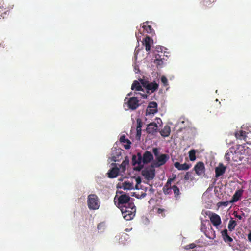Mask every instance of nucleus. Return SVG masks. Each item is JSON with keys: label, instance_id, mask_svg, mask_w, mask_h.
<instances>
[{"label": "nucleus", "instance_id": "c03bdc74", "mask_svg": "<svg viewBox=\"0 0 251 251\" xmlns=\"http://www.w3.org/2000/svg\"><path fill=\"white\" fill-rule=\"evenodd\" d=\"M136 185L135 186V189H139V188H138V184H140L141 182V179L140 178V177H138L137 178H136Z\"/></svg>", "mask_w": 251, "mask_h": 251}, {"label": "nucleus", "instance_id": "de8ad7c7", "mask_svg": "<svg viewBox=\"0 0 251 251\" xmlns=\"http://www.w3.org/2000/svg\"><path fill=\"white\" fill-rule=\"evenodd\" d=\"M137 131V134H136V137L138 138L139 139L140 138L141 135V129H136Z\"/></svg>", "mask_w": 251, "mask_h": 251}, {"label": "nucleus", "instance_id": "c9c22d12", "mask_svg": "<svg viewBox=\"0 0 251 251\" xmlns=\"http://www.w3.org/2000/svg\"><path fill=\"white\" fill-rule=\"evenodd\" d=\"M175 178H176V176H174L172 178H168L164 187L172 188V186H171V183L172 181H173L175 180Z\"/></svg>", "mask_w": 251, "mask_h": 251}, {"label": "nucleus", "instance_id": "412c9836", "mask_svg": "<svg viewBox=\"0 0 251 251\" xmlns=\"http://www.w3.org/2000/svg\"><path fill=\"white\" fill-rule=\"evenodd\" d=\"M158 126L155 123H151L148 125L147 131L149 133L153 134L157 130Z\"/></svg>", "mask_w": 251, "mask_h": 251}, {"label": "nucleus", "instance_id": "7c9ffc66", "mask_svg": "<svg viewBox=\"0 0 251 251\" xmlns=\"http://www.w3.org/2000/svg\"><path fill=\"white\" fill-rule=\"evenodd\" d=\"M172 189H173L175 197L176 199L179 198L180 195V192L179 188L177 186L174 185L172 186Z\"/></svg>", "mask_w": 251, "mask_h": 251}, {"label": "nucleus", "instance_id": "0eeeda50", "mask_svg": "<svg viewBox=\"0 0 251 251\" xmlns=\"http://www.w3.org/2000/svg\"><path fill=\"white\" fill-rule=\"evenodd\" d=\"M210 221L212 225L215 226H217L221 224V219L219 215L218 214L210 212L209 215Z\"/></svg>", "mask_w": 251, "mask_h": 251}, {"label": "nucleus", "instance_id": "393cba45", "mask_svg": "<svg viewBox=\"0 0 251 251\" xmlns=\"http://www.w3.org/2000/svg\"><path fill=\"white\" fill-rule=\"evenodd\" d=\"M216 1V0H202L201 2L202 8L206 9L210 8L212 6V4Z\"/></svg>", "mask_w": 251, "mask_h": 251}, {"label": "nucleus", "instance_id": "f704fd0d", "mask_svg": "<svg viewBox=\"0 0 251 251\" xmlns=\"http://www.w3.org/2000/svg\"><path fill=\"white\" fill-rule=\"evenodd\" d=\"M145 23H144L143 25L142 26V27L144 28V29L148 33H152L153 31V29L152 28L151 26V25H145Z\"/></svg>", "mask_w": 251, "mask_h": 251}, {"label": "nucleus", "instance_id": "9b49d317", "mask_svg": "<svg viewBox=\"0 0 251 251\" xmlns=\"http://www.w3.org/2000/svg\"><path fill=\"white\" fill-rule=\"evenodd\" d=\"M143 175L148 180H152L155 176V170L154 169H150L143 170L142 171Z\"/></svg>", "mask_w": 251, "mask_h": 251}, {"label": "nucleus", "instance_id": "aec40b11", "mask_svg": "<svg viewBox=\"0 0 251 251\" xmlns=\"http://www.w3.org/2000/svg\"><path fill=\"white\" fill-rule=\"evenodd\" d=\"M222 236L223 237V240L229 244H230L233 242V239L228 235V231L226 229L223 230L221 232Z\"/></svg>", "mask_w": 251, "mask_h": 251}, {"label": "nucleus", "instance_id": "bb28decb", "mask_svg": "<svg viewBox=\"0 0 251 251\" xmlns=\"http://www.w3.org/2000/svg\"><path fill=\"white\" fill-rule=\"evenodd\" d=\"M120 141L121 143H126L124 145V147L125 149H129L130 148V144L131 143L129 140L126 139V136L125 135L121 136L120 138Z\"/></svg>", "mask_w": 251, "mask_h": 251}, {"label": "nucleus", "instance_id": "f257e3e1", "mask_svg": "<svg viewBox=\"0 0 251 251\" xmlns=\"http://www.w3.org/2000/svg\"><path fill=\"white\" fill-rule=\"evenodd\" d=\"M121 211L125 220H130L133 218L135 215L136 207L133 203H129L127 206H121Z\"/></svg>", "mask_w": 251, "mask_h": 251}, {"label": "nucleus", "instance_id": "37998d69", "mask_svg": "<svg viewBox=\"0 0 251 251\" xmlns=\"http://www.w3.org/2000/svg\"><path fill=\"white\" fill-rule=\"evenodd\" d=\"M164 48V47H162V46H158L156 47L155 50L158 52H161V53H162V51H163V49Z\"/></svg>", "mask_w": 251, "mask_h": 251}, {"label": "nucleus", "instance_id": "f3484780", "mask_svg": "<svg viewBox=\"0 0 251 251\" xmlns=\"http://www.w3.org/2000/svg\"><path fill=\"white\" fill-rule=\"evenodd\" d=\"M247 134L248 133H247L246 131L242 130H240L235 133V136L236 139L239 140H244V141H246L247 143L248 144L249 143L247 141Z\"/></svg>", "mask_w": 251, "mask_h": 251}, {"label": "nucleus", "instance_id": "7ed1b4c3", "mask_svg": "<svg viewBox=\"0 0 251 251\" xmlns=\"http://www.w3.org/2000/svg\"><path fill=\"white\" fill-rule=\"evenodd\" d=\"M87 205L90 210H97L100 205V201L96 194H90L87 198Z\"/></svg>", "mask_w": 251, "mask_h": 251}, {"label": "nucleus", "instance_id": "864d4df0", "mask_svg": "<svg viewBox=\"0 0 251 251\" xmlns=\"http://www.w3.org/2000/svg\"><path fill=\"white\" fill-rule=\"evenodd\" d=\"M242 215H243V216H244V215H245V214H244V213H243Z\"/></svg>", "mask_w": 251, "mask_h": 251}, {"label": "nucleus", "instance_id": "a211bd4d", "mask_svg": "<svg viewBox=\"0 0 251 251\" xmlns=\"http://www.w3.org/2000/svg\"><path fill=\"white\" fill-rule=\"evenodd\" d=\"M244 190L242 189L237 190L233 195L231 200H230V203H234L240 200L241 196L243 195Z\"/></svg>", "mask_w": 251, "mask_h": 251}, {"label": "nucleus", "instance_id": "5701e85b", "mask_svg": "<svg viewBox=\"0 0 251 251\" xmlns=\"http://www.w3.org/2000/svg\"><path fill=\"white\" fill-rule=\"evenodd\" d=\"M174 166L179 170H187L190 168L191 165L186 163L181 164L178 162H176L174 163Z\"/></svg>", "mask_w": 251, "mask_h": 251}, {"label": "nucleus", "instance_id": "2eb2a0df", "mask_svg": "<svg viewBox=\"0 0 251 251\" xmlns=\"http://www.w3.org/2000/svg\"><path fill=\"white\" fill-rule=\"evenodd\" d=\"M143 44L145 46L146 51L149 52L151 50V45L153 44V40L149 36H146L143 39Z\"/></svg>", "mask_w": 251, "mask_h": 251}, {"label": "nucleus", "instance_id": "4468645a", "mask_svg": "<svg viewBox=\"0 0 251 251\" xmlns=\"http://www.w3.org/2000/svg\"><path fill=\"white\" fill-rule=\"evenodd\" d=\"M153 159V155L149 151H146L143 155H142V161L143 164H147Z\"/></svg>", "mask_w": 251, "mask_h": 251}, {"label": "nucleus", "instance_id": "603ef678", "mask_svg": "<svg viewBox=\"0 0 251 251\" xmlns=\"http://www.w3.org/2000/svg\"><path fill=\"white\" fill-rule=\"evenodd\" d=\"M102 226V225L101 224H99V225H98L97 228L98 229L100 230L101 229Z\"/></svg>", "mask_w": 251, "mask_h": 251}, {"label": "nucleus", "instance_id": "e433bc0d", "mask_svg": "<svg viewBox=\"0 0 251 251\" xmlns=\"http://www.w3.org/2000/svg\"><path fill=\"white\" fill-rule=\"evenodd\" d=\"M230 203V201H221L218 203L217 205L219 207L224 206L225 207L227 206Z\"/></svg>", "mask_w": 251, "mask_h": 251}, {"label": "nucleus", "instance_id": "c85d7f7f", "mask_svg": "<svg viewBox=\"0 0 251 251\" xmlns=\"http://www.w3.org/2000/svg\"><path fill=\"white\" fill-rule=\"evenodd\" d=\"M129 163V160L127 156L125 157V160L122 162L120 166V167L122 169V171L124 172L126 171V166L128 165Z\"/></svg>", "mask_w": 251, "mask_h": 251}, {"label": "nucleus", "instance_id": "20e7f679", "mask_svg": "<svg viewBox=\"0 0 251 251\" xmlns=\"http://www.w3.org/2000/svg\"><path fill=\"white\" fill-rule=\"evenodd\" d=\"M250 149L245 144L237 145L236 149L234 148V152L235 155L238 157V161H242L246 154L249 153Z\"/></svg>", "mask_w": 251, "mask_h": 251}, {"label": "nucleus", "instance_id": "58836bf2", "mask_svg": "<svg viewBox=\"0 0 251 251\" xmlns=\"http://www.w3.org/2000/svg\"><path fill=\"white\" fill-rule=\"evenodd\" d=\"M161 81L164 86H167L168 85V80L165 76H163L161 77Z\"/></svg>", "mask_w": 251, "mask_h": 251}, {"label": "nucleus", "instance_id": "72a5a7b5", "mask_svg": "<svg viewBox=\"0 0 251 251\" xmlns=\"http://www.w3.org/2000/svg\"><path fill=\"white\" fill-rule=\"evenodd\" d=\"M161 55L158 54H155V60L154 63H156L157 65H161L163 63V61H162V59L161 58Z\"/></svg>", "mask_w": 251, "mask_h": 251}, {"label": "nucleus", "instance_id": "1a4fd4ad", "mask_svg": "<svg viewBox=\"0 0 251 251\" xmlns=\"http://www.w3.org/2000/svg\"><path fill=\"white\" fill-rule=\"evenodd\" d=\"M201 230L203 232L205 235L209 239H213L215 237V231L212 229L211 227L210 231L208 232L206 230L205 225L203 223L201 224Z\"/></svg>", "mask_w": 251, "mask_h": 251}, {"label": "nucleus", "instance_id": "39448f33", "mask_svg": "<svg viewBox=\"0 0 251 251\" xmlns=\"http://www.w3.org/2000/svg\"><path fill=\"white\" fill-rule=\"evenodd\" d=\"M127 100V104L129 109L131 110L136 109L139 106V101L136 97H132L129 98H126L125 101Z\"/></svg>", "mask_w": 251, "mask_h": 251}, {"label": "nucleus", "instance_id": "ddd939ff", "mask_svg": "<svg viewBox=\"0 0 251 251\" xmlns=\"http://www.w3.org/2000/svg\"><path fill=\"white\" fill-rule=\"evenodd\" d=\"M112 165L114 166V167L110 169L107 173L108 177L110 178H115L118 176L119 172V169L116 166L115 163H112Z\"/></svg>", "mask_w": 251, "mask_h": 251}, {"label": "nucleus", "instance_id": "f8f14e48", "mask_svg": "<svg viewBox=\"0 0 251 251\" xmlns=\"http://www.w3.org/2000/svg\"><path fill=\"white\" fill-rule=\"evenodd\" d=\"M194 170L198 175H201L205 172V166L202 162H198L194 167Z\"/></svg>", "mask_w": 251, "mask_h": 251}, {"label": "nucleus", "instance_id": "4be33fe9", "mask_svg": "<svg viewBox=\"0 0 251 251\" xmlns=\"http://www.w3.org/2000/svg\"><path fill=\"white\" fill-rule=\"evenodd\" d=\"M158 85L155 82L149 83L147 86V92L148 93H153L158 89Z\"/></svg>", "mask_w": 251, "mask_h": 251}, {"label": "nucleus", "instance_id": "6ab92c4d", "mask_svg": "<svg viewBox=\"0 0 251 251\" xmlns=\"http://www.w3.org/2000/svg\"><path fill=\"white\" fill-rule=\"evenodd\" d=\"M132 165L135 166L136 164L141 165L142 161V154L140 152H138L137 155H133L132 158Z\"/></svg>", "mask_w": 251, "mask_h": 251}, {"label": "nucleus", "instance_id": "3c124183", "mask_svg": "<svg viewBox=\"0 0 251 251\" xmlns=\"http://www.w3.org/2000/svg\"><path fill=\"white\" fill-rule=\"evenodd\" d=\"M235 216L240 220H241L243 218L242 215H237V214L235 215Z\"/></svg>", "mask_w": 251, "mask_h": 251}, {"label": "nucleus", "instance_id": "8fccbe9b", "mask_svg": "<svg viewBox=\"0 0 251 251\" xmlns=\"http://www.w3.org/2000/svg\"><path fill=\"white\" fill-rule=\"evenodd\" d=\"M138 94H140L142 96V97L143 98H147L148 96H147V94H141V93H139Z\"/></svg>", "mask_w": 251, "mask_h": 251}, {"label": "nucleus", "instance_id": "4c0bfd02", "mask_svg": "<svg viewBox=\"0 0 251 251\" xmlns=\"http://www.w3.org/2000/svg\"><path fill=\"white\" fill-rule=\"evenodd\" d=\"M172 189V188L166 187L164 186L163 188V192L165 194H169L171 193Z\"/></svg>", "mask_w": 251, "mask_h": 251}, {"label": "nucleus", "instance_id": "09e8293b", "mask_svg": "<svg viewBox=\"0 0 251 251\" xmlns=\"http://www.w3.org/2000/svg\"><path fill=\"white\" fill-rule=\"evenodd\" d=\"M248 239L250 242H251V231L250 232V233L248 235Z\"/></svg>", "mask_w": 251, "mask_h": 251}, {"label": "nucleus", "instance_id": "f03ea898", "mask_svg": "<svg viewBox=\"0 0 251 251\" xmlns=\"http://www.w3.org/2000/svg\"><path fill=\"white\" fill-rule=\"evenodd\" d=\"M152 152L156 158L155 161L152 163V166L153 167H159L163 165L169 158V156L166 154L159 155L158 149L157 148H153Z\"/></svg>", "mask_w": 251, "mask_h": 251}, {"label": "nucleus", "instance_id": "9d476101", "mask_svg": "<svg viewBox=\"0 0 251 251\" xmlns=\"http://www.w3.org/2000/svg\"><path fill=\"white\" fill-rule=\"evenodd\" d=\"M130 197L126 195L123 194L120 196L118 199V205H128V204L129 203V201L130 200Z\"/></svg>", "mask_w": 251, "mask_h": 251}, {"label": "nucleus", "instance_id": "a19ab883", "mask_svg": "<svg viewBox=\"0 0 251 251\" xmlns=\"http://www.w3.org/2000/svg\"><path fill=\"white\" fill-rule=\"evenodd\" d=\"M164 212H165V209H162V208H158L157 209V213L158 214H161V215L163 217H164L165 216V215L164 214Z\"/></svg>", "mask_w": 251, "mask_h": 251}, {"label": "nucleus", "instance_id": "79ce46f5", "mask_svg": "<svg viewBox=\"0 0 251 251\" xmlns=\"http://www.w3.org/2000/svg\"><path fill=\"white\" fill-rule=\"evenodd\" d=\"M192 176L191 173L189 172H188L186 173L185 176H184V179L186 180H188L190 179H191Z\"/></svg>", "mask_w": 251, "mask_h": 251}, {"label": "nucleus", "instance_id": "49530a36", "mask_svg": "<svg viewBox=\"0 0 251 251\" xmlns=\"http://www.w3.org/2000/svg\"><path fill=\"white\" fill-rule=\"evenodd\" d=\"M196 245L194 243H191V244H190L189 245H187L186 246V249H194V248L196 247Z\"/></svg>", "mask_w": 251, "mask_h": 251}, {"label": "nucleus", "instance_id": "473e14b6", "mask_svg": "<svg viewBox=\"0 0 251 251\" xmlns=\"http://www.w3.org/2000/svg\"><path fill=\"white\" fill-rule=\"evenodd\" d=\"M196 151L194 149L191 150L189 152V156L191 161H194L196 160Z\"/></svg>", "mask_w": 251, "mask_h": 251}, {"label": "nucleus", "instance_id": "a878e982", "mask_svg": "<svg viewBox=\"0 0 251 251\" xmlns=\"http://www.w3.org/2000/svg\"><path fill=\"white\" fill-rule=\"evenodd\" d=\"M170 127L168 126H165L164 128L160 131V133L162 136L165 137L170 135Z\"/></svg>", "mask_w": 251, "mask_h": 251}, {"label": "nucleus", "instance_id": "dca6fc26", "mask_svg": "<svg viewBox=\"0 0 251 251\" xmlns=\"http://www.w3.org/2000/svg\"><path fill=\"white\" fill-rule=\"evenodd\" d=\"M226 167L224 166L222 163H220L218 167L215 168V177H218L223 175L226 171Z\"/></svg>", "mask_w": 251, "mask_h": 251}, {"label": "nucleus", "instance_id": "ea45409f", "mask_svg": "<svg viewBox=\"0 0 251 251\" xmlns=\"http://www.w3.org/2000/svg\"><path fill=\"white\" fill-rule=\"evenodd\" d=\"M137 126L136 127V129H141L142 126V122L140 119H138L137 120Z\"/></svg>", "mask_w": 251, "mask_h": 251}, {"label": "nucleus", "instance_id": "b1692460", "mask_svg": "<svg viewBox=\"0 0 251 251\" xmlns=\"http://www.w3.org/2000/svg\"><path fill=\"white\" fill-rule=\"evenodd\" d=\"M121 155L120 151H118L115 148L112 150L111 153V159L112 160L116 162L119 159V157Z\"/></svg>", "mask_w": 251, "mask_h": 251}, {"label": "nucleus", "instance_id": "a18cd8bd", "mask_svg": "<svg viewBox=\"0 0 251 251\" xmlns=\"http://www.w3.org/2000/svg\"><path fill=\"white\" fill-rule=\"evenodd\" d=\"M141 83L142 85V86L147 89V86L149 84V82L147 81H145L144 80H141Z\"/></svg>", "mask_w": 251, "mask_h": 251}, {"label": "nucleus", "instance_id": "c756f323", "mask_svg": "<svg viewBox=\"0 0 251 251\" xmlns=\"http://www.w3.org/2000/svg\"><path fill=\"white\" fill-rule=\"evenodd\" d=\"M122 188L124 190H131L134 189L133 183L125 181L122 184Z\"/></svg>", "mask_w": 251, "mask_h": 251}, {"label": "nucleus", "instance_id": "6e6552de", "mask_svg": "<svg viewBox=\"0 0 251 251\" xmlns=\"http://www.w3.org/2000/svg\"><path fill=\"white\" fill-rule=\"evenodd\" d=\"M157 112V104L156 102H150L146 110V115H154Z\"/></svg>", "mask_w": 251, "mask_h": 251}, {"label": "nucleus", "instance_id": "2f4dec72", "mask_svg": "<svg viewBox=\"0 0 251 251\" xmlns=\"http://www.w3.org/2000/svg\"><path fill=\"white\" fill-rule=\"evenodd\" d=\"M236 226V222L234 220H230L228 225V228L229 230L232 231L234 229L235 226Z\"/></svg>", "mask_w": 251, "mask_h": 251}, {"label": "nucleus", "instance_id": "423d86ee", "mask_svg": "<svg viewBox=\"0 0 251 251\" xmlns=\"http://www.w3.org/2000/svg\"><path fill=\"white\" fill-rule=\"evenodd\" d=\"M225 159L228 164L231 163V160L234 162L238 161V158L234 152V147L230 148L226 151L225 155Z\"/></svg>", "mask_w": 251, "mask_h": 251}, {"label": "nucleus", "instance_id": "cd10ccee", "mask_svg": "<svg viewBox=\"0 0 251 251\" xmlns=\"http://www.w3.org/2000/svg\"><path fill=\"white\" fill-rule=\"evenodd\" d=\"M131 89L132 90H135L138 91H144V90L142 88L141 85H140V83L137 80H135L133 81L131 86Z\"/></svg>", "mask_w": 251, "mask_h": 251}]
</instances>
